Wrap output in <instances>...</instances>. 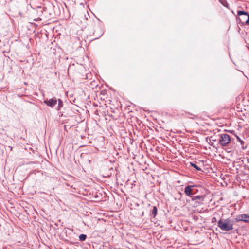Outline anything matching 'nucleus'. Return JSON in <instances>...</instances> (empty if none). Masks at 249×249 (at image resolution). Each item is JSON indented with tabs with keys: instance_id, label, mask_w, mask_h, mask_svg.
Masks as SVG:
<instances>
[{
	"instance_id": "nucleus-6",
	"label": "nucleus",
	"mask_w": 249,
	"mask_h": 249,
	"mask_svg": "<svg viewBox=\"0 0 249 249\" xmlns=\"http://www.w3.org/2000/svg\"><path fill=\"white\" fill-rule=\"evenodd\" d=\"M205 196L203 195L193 196L192 200L193 201H196V202L198 204H201L204 201Z\"/></svg>"
},
{
	"instance_id": "nucleus-14",
	"label": "nucleus",
	"mask_w": 249,
	"mask_h": 249,
	"mask_svg": "<svg viewBox=\"0 0 249 249\" xmlns=\"http://www.w3.org/2000/svg\"><path fill=\"white\" fill-rule=\"evenodd\" d=\"M236 137L237 138V141L241 143V145H243L244 143V141L241 140L238 136L236 135Z\"/></svg>"
},
{
	"instance_id": "nucleus-15",
	"label": "nucleus",
	"mask_w": 249,
	"mask_h": 249,
	"mask_svg": "<svg viewBox=\"0 0 249 249\" xmlns=\"http://www.w3.org/2000/svg\"><path fill=\"white\" fill-rule=\"evenodd\" d=\"M216 221H217V219H216V217H213L212 218V223H214V222H216Z\"/></svg>"
},
{
	"instance_id": "nucleus-3",
	"label": "nucleus",
	"mask_w": 249,
	"mask_h": 249,
	"mask_svg": "<svg viewBox=\"0 0 249 249\" xmlns=\"http://www.w3.org/2000/svg\"><path fill=\"white\" fill-rule=\"evenodd\" d=\"M237 222L243 221L246 223H249V215L247 214H241L238 215L235 218Z\"/></svg>"
},
{
	"instance_id": "nucleus-8",
	"label": "nucleus",
	"mask_w": 249,
	"mask_h": 249,
	"mask_svg": "<svg viewBox=\"0 0 249 249\" xmlns=\"http://www.w3.org/2000/svg\"><path fill=\"white\" fill-rule=\"evenodd\" d=\"M238 15L240 16V17L237 18V20L238 21V22L242 24H245V21L247 19V17H245L244 15Z\"/></svg>"
},
{
	"instance_id": "nucleus-7",
	"label": "nucleus",
	"mask_w": 249,
	"mask_h": 249,
	"mask_svg": "<svg viewBox=\"0 0 249 249\" xmlns=\"http://www.w3.org/2000/svg\"><path fill=\"white\" fill-rule=\"evenodd\" d=\"M238 15H244L245 17H247V19L245 21V24L249 25V14L244 11L239 10L237 11Z\"/></svg>"
},
{
	"instance_id": "nucleus-12",
	"label": "nucleus",
	"mask_w": 249,
	"mask_h": 249,
	"mask_svg": "<svg viewBox=\"0 0 249 249\" xmlns=\"http://www.w3.org/2000/svg\"><path fill=\"white\" fill-rule=\"evenodd\" d=\"M87 238V235L85 234H81L79 235V240L81 241H84L86 240Z\"/></svg>"
},
{
	"instance_id": "nucleus-1",
	"label": "nucleus",
	"mask_w": 249,
	"mask_h": 249,
	"mask_svg": "<svg viewBox=\"0 0 249 249\" xmlns=\"http://www.w3.org/2000/svg\"><path fill=\"white\" fill-rule=\"evenodd\" d=\"M217 226L223 231H230L233 230V221L230 218L220 219L217 222Z\"/></svg>"
},
{
	"instance_id": "nucleus-5",
	"label": "nucleus",
	"mask_w": 249,
	"mask_h": 249,
	"mask_svg": "<svg viewBox=\"0 0 249 249\" xmlns=\"http://www.w3.org/2000/svg\"><path fill=\"white\" fill-rule=\"evenodd\" d=\"M44 102L46 104L47 106L51 107H53L55 105H56L57 100L56 98H53L49 100H44Z\"/></svg>"
},
{
	"instance_id": "nucleus-11",
	"label": "nucleus",
	"mask_w": 249,
	"mask_h": 249,
	"mask_svg": "<svg viewBox=\"0 0 249 249\" xmlns=\"http://www.w3.org/2000/svg\"><path fill=\"white\" fill-rule=\"evenodd\" d=\"M190 165L192 167H193L194 168H195L198 171L202 170L198 166H197L196 164L195 163L191 162Z\"/></svg>"
},
{
	"instance_id": "nucleus-13",
	"label": "nucleus",
	"mask_w": 249,
	"mask_h": 249,
	"mask_svg": "<svg viewBox=\"0 0 249 249\" xmlns=\"http://www.w3.org/2000/svg\"><path fill=\"white\" fill-rule=\"evenodd\" d=\"M58 106L57 107V109H59L60 108H61L63 106V101L61 99H58Z\"/></svg>"
},
{
	"instance_id": "nucleus-4",
	"label": "nucleus",
	"mask_w": 249,
	"mask_h": 249,
	"mask_svg": "<svg viewBox=\"0 0 249 249\" xmlns=\"http://www.w3.org/2000/svg\"><path fill=\"white\" fill-rule=\"evenodd\" d=\"M195 186L194 185H188L185 187L184 189V193L187 196L190 197L192 198L193 197V194L194 192Z\"/></svg>"
},
{
	"instance_id": "nucleus-10",
	"label": "nucleus",
	"mask_w": 249,
	"mask_h": 249,
	"mask_svg": "<svg viewBox=\"0 0 249 249\" xmlns=\"http://www.w3.org/2000/svg\"><path fill=\"white\" fill-rule=\"evenodd\" d=\"M157 208L156 206H153V209L151 211L150 215H153L154 217H155L157 214Z\"/></svg>"
},
{
	"instance_id": "nucleus-2",
	"label": "nucleus",
	"mask_w": 249,
	"mask_h": 249,
	"mask_svg": "<svg viewBox=\"0 0 249 249\" xmlns=\"http://www.w3.org/2000/svg\"><path fill=\"white\" fill-rule=\"evenodd\" d=\"M219 143L222 146H225L231 142V139L229 135L226 133L219 134Z\"/></svg>"
},
{
	"instance_id": "nucleus-9",
	"label": "nucleus",
	"mask_w": 249,
	"mask_h": 249,
	"mask_svg": "<svg viewBox=\"0 0 249 249\" xmlns=\"http://www.w3.org/2000/svg\"><path fill=\"white\" fill-rule=\"evenodd\" d=\"M219 135H213V136H211L210 138H209V140L210 141V142H219Z\"/></svg>"
}]
</instances>
